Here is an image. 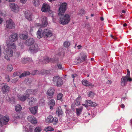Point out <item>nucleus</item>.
<instances>
[{"label": "nucleus", "instance_id": "obj_1", "mask_svg": "<svg viewBox=\"0 0 132 132\" xmlns=\"http://www.w3.org/2000/svg\"><path fill=\"white\" fill-rule=\"evenodd\" d=\"M6 44L7 47L4 51V57L7 60L10 61V57L13 55V50L16 49V46L14 43H11L7 41L6 42Z\"/></svg>", "mask_w": 132, "mask_h": 132}, {"label": "nucleus", "instance_id": "obj_2", "mask_svg": "<svg viewBox=\"0 0 132 132\" xmlns=\"http://www.w3.org/2000/svg\"><path fill=\"white\" fill-rule=\"evenodd\" d=\"M40 23H37L35 24V26L36 27H39L42 28L46 27L47 26L48 23L47 21V18L45 16H42L40 18Z\"/></svg>", "mask_w": 132, "mask_h": 132}, {"label": "nucleus", "instance_id": "obj_3", "mask_svg": "<svg viewBox=\"0 0 132 132\" xmlns=\"http://www.w3.org/2000/svg\"><path fill=\"white\" fill-rule=\"evenodd\" d=\"M70 16L68 14L62 15L60 18V24L64 25L69 23L70 20Z\"/></svg>", "mask_w": 132, "mask_h": 132}, {"label": "nucleus", "instance_id": "obj_4", "mask_svg": "<svg viewBox=\"0 0 132 132\" xmlns=\"http://www.w3.org/2000/svg\"><path fill=\"white\" fill-rule=\"evenodd\" d=\"M5 29H14L15 27V24L12 20L10 19H9L6 21L4 24Z\"/></svg>", "mask_w": 132, "mask_h": 132}, {"label": "nucleus", "instance_id": "obj_5", "mask_svg": "<svg viewBox=\"0 0 132 132\" xmlns=\"http://www.w3.org/2000/svg\"><path fill=\"white\" fill-rule=\"evenodd\" d=\"M53 81L54 85L59 87L61 86L63 84L62 79L58 76H54L53 78Z\"/></svg>", "mask_w": 132, "mask_h": 132}, {"label": "nucleus", "instance_id": "obj_6", "mask_svg": "<svg viewBox=\"0 0 132 132\" xmlns=\"http://www.w3.org/2000/svg\"><path fill=\"white\" fill-rule=\"evenodd\" d=\"M32 92V90H27L26 92V95H21L18 94L17 97L19 99L22 101H25L27 98L29 96V92Z\"/></svg>", "mask_w": 132, "mask_h": 132}, {"label": "nucleus", "instance_id": "obj_7", "mask_svg": "<svg viewBox=\"0 0 132 132\" xmlns=\"http://www.w3.org/2000/svg\"><path fill=\"white\" fill-rule=\"evenodd\" d=\"M9 120V118L7 116L3 117L0 115V126H2L4 125L7 124Z\"/></svg>", "mask_w": 132, "mask_h": 132}, {"label": "nucleus", "instance_id": "obj_8", "mask_svg": "<svg viewBox=\"0 0 132 132\" xmlns=\"http://www.w3.org/2000/svg\"><path fill=\"white\" fill-rule=\"evenodd\" d=\"M43 35L45 37H50L53 35L52 32L49 29H45L43 31Z\"/></svg>", "mask_w": 132, "mask_h": 132}, {"label": "nucleus", "instance_id": "obj_9", "mask_svg": "<svg viewBox=\"0 0 132 132\" xmlns=\"http://www.w3.org/2000/svg\"><path fill=\"white\" fill-rule=\"evenodd\" d=\"M29 50L33 53H36L39 51V48L38 45L35 44L32 45L29 47Z\"/></svg>", "mask_w": 132, "mask_h": 132}, {"label": "nucleus", "instance_id": "obj_10", "mask_svg": "<svg viewBox=\"0 0 132 132\" xmlns=\"http://www.w3.org/2000/svg\"><path fill=\"white\" fill-rule=\"evenodd\" d=\"M67 4L66 3H63L60 5L59 10V15L62 14L64 13L66 10Z\"/></svg>", "mask_w": 132, "mask_h": 132}, {"label": "nucleus", "instance_id": "obj_11", "mask_svg": "<svg viewBox=\"0 0 132 132\" xmlns=\"http://www.w3.org/2000/svg\"><path fill=\"white\" fill-rule=\"evenodd\" d=\"M10 7L11 10L15 13L18 12L19 10V8L18 5L14 3H12L10 5Z\"/></svg>", "mask_w": 132, "mask_h": 132}, {"label": "nucleus", "instance_id": "obj_12", "mask_svg": "<svg viewBox=\"0 0 132 132\" xmlns=\"http://www.w3.org/2000/svg\"><path fill=\"white\" fill-rule=\"evenodd\" d=\"M132 81V79L131 78H127V77H123L121 79V84L122 86H125L127 84V81Z\"/></svg>", "mask_w": 132, "mask_h": 132}, {"label": "nucleus", "instance_id": "obj_13", "mask_svg": "<svg viewBox=\"0 0 132 132\" xmlns=\"http://www.w3.org/2000/svg\"><path fill=\"white\" fill-rule=\"evenodd\" d=\"M41 10L43 12H48L50 13L52 12L51 11H50V6L46 3H44L43 4L41 9Z\"/></svg>", "mask_w": 132, "mask_h": 132}, {"label": "nucleus", "instance_id": "obj_14", "mask_svg": "<svg viewBox=\"0 0 132 132\" xmlns=\"http://www.w3.org/2000/svg\"><path fill=\"white\" fill-rule=\"evenodd\" d=\"M18 39V36L17 33H13L9 37L10 42H13L16 41Z\"/></svg>", "mask_w": 132, "mask_h": 132}, {"label": "nucleus", "instance_id": "obj_15", "mask_svg": "<svg viewBox=\"0 0 132 132\" xmlns=\"http://www.w3.org/2000/svg\"><path fill=\"white\" fill-rule=\"evenodd\" d=\"M27 119L32 124H36L37 122V121L36 119L32 116H29L28 117Z\"/></svg>", "mask_w": 132, "mask_h": 132}, {"label": "nucleus", "instance_id": "obj_16", "mask_svg": "<svg viewBox=\"0 0 132 132\" xmlns=\"http://www.w3.org/2000/svg\"><path fill=\"white\" fill-rule=\"evenodd\" d=\"M38 107V106L37 105L30 107L29 108V110L32 114H35L37 111Z\"/></svg>", "mask_w": 132, "mask_h": 132}, {"label": "nucleus", "instance_id": "obj_17", "mask_svg": "<svg viewBox=\"0 0 132 132\" xmlns=\"http://www.w3.org/2000/svg\"><path fill=\"white\" fill-rule=\"evenodd\" d=\"M28 101L29 105H32L36 104L37 102V100L36 98L31 97L28 98Z\"/></svg>", "mask_w": 132, "mask_h": 132}, {"label": "nucleus", "instance_id": "obj_18", "mask_svg": "<svg viewBox=\"0 0 132 132\" xmlns=\"http://www.w3.org/2000/svg\"><path fill=\"white\" fill-rule=\"evenodd\" d=\"M26 18L29 21L32 20V13L29 11H26L25 13Z\"/></svg>", "mask_w": 132, "mask_h": 132}, {"label": "nucleus", "instance_id": "obj_19", "mask_svg": "<svg viewBox=\"0 0 132 132\" xmlns=\"http://www.w3.org/2000/svg\"><path fill=\"white\" fill-rule=\"evenodd\" d=\"M34 42V39L32 38H30L27 40L25 41V43L26 45L28 46H31L33 44Z\"/></svg>", "mask_w": 132, "mask_h": 132}, {"label": "nucleus", "instance_id": "obj_20", "mask_svg": "<svg viewBox=\"0 0 132 132\" xmlns=\"http://www.w3.org/2000/svg\"><path fill=\"white\" fill-rule=\"evenodd\" d=\"M85 104H87L88 105L95 107L97 106V104L95 102H93L91 100H88L85 101Z\"/></svg>", "mask_w": 132, "mask_h": 132}, {"label": "nucleus", "instance_id": "obj_21", "mask_svg": "<svg viewBox=\"0 0 132 132\" xmlns=\"http://www.w3.org/2000/svg\"><path fill=\"white\" fill-rule=\"evenodd\" d=\"M10 89V87L7 84H4L2 88V91L3 93L8 92Z\"/></svg>", "mask_w": 132, "mask_h": 132}, {"label": "nucleus", "instance_id": "obj_22", "mask_svg": "<svg viewBox=\"0 0 132 132\" xmlns=\"http://www.w3.org/2000/svg\"><path fill=\"white\" fill-rule=\"evenodd\" d=\"M83 116L85 117V119L87 120L90 119L92 118L90 113L89 112H87L84 113Z\"/></svg>", "mask_w": 132, "mask_h": 132}, {"label": "nucleus", "instance_id": "obj_23", "mask_svg": "<svg viewBox=\"0 0 132 132\" xmlns=\"http://www.w3.org/2000/svg\"><path fill=\"white\" fill-rule=\"evenodd\" d=\"M54 120V118L51 115H50L48 116L45 119L46 122L50 123L52 122Z\"/></svg>", "mask_w": 132, "mask_h": 132}, {"label": "nucleus", "instance_id": "obj_24", "mask_svg": "<svg viewBox=\"0 0 132 132\" xmlns=\"http://www.w3.org/2000/svg\"><path fill=\"white\" fill-rule=\"evenodd\" d=\"M54 90L53 88H50L47 91V94L48 95L52 96L54 94Z\"/></svg>", "mask_w": 132, "mask_h": 132}, {"label": "nucleus", "instance_id": "obj_25", "mask_svg": "<svg viewBox=\"0 0 132 132\" xmlns=\"http://www.w3.org/2000/svg\"><path fill=\"white\" fill-rule=\"evenodd\" d=\"M20 38L22 39L26 40L28 38L27 33L26 32L25 34H21L19 35Z\"/></svg>", "mask_w": 132, "mask_h": 132}, {"label": "nucleus", "instance_id": "obj_26", "mask_svg": "<svg viewBox=\"0 0 132 132\" xmlns=\"http://www.w3.org/2000/svg\"><path fill=\"white\" fill-rule=\"evenodd\" d=\"M82 83L83 85L86 86H90L93 87L94 86L91 84L89 82L86 80H83L82 81Z\"/></svg>", "mask_w": 132, "mask_h": 132}, {"label": "nucleus", "instance_id": "obj_27", "mask_svg": "<svg viewBox=\"0 0 132 132\" xmlns=\"http://www.w3.org/2000/svg\"><path fill=\"white\" fill-rule=\"evenodd\" d=\"M32 127L29 125L27 126L26 127L25 130L26 132H32Z\"/></svg>", "mask_w": 132, "mask_h": 132}, {"label": "nucleus", "instance_id": "obj_28", "mask_svg": "<svg viewBox=\"0 0 132 132\" xmlns=\"http://www.w3.org/2000/svg\"><path fill=\"white\" fill-rule=\"evenodd\" d=\"M56 113L59 116H62L63 114V112L60 107H59L57 108Z\"/></svg>", "mask_w": 132, "mask_h": 132}, {"label": "nucleus", "instance_id": "obj_29", "mask_svg": "<svg viewBox=\"0 0 132 132\" xmlns=\"http://www.w3.org/2000/svg\"><path fill=\"white\" fill-rule=\"evenodd\" d=\"M42 31L41 29H39L37 31V37L39 38H41L43 36V33H42Z\"/></svg>", "mask_w": 132, "mask_h": 132}, {"label": "nucleus", "instance_id": "obj_30", "mask_svg": "<svg viewBox=\"0 0 132 132\" xmlns=\"http://www.w3.org/2000/svg\"><path fill=\"white\" fill-rule=\"evenodd\" d=\"M83 109L82 106H80L78 108L76 109V114L78 116L81 114Z\"/></svg>", "mask_w": 132, "mask_h": 132}, {"label": "nucleus", "instance_id": "obj_31", "mask_svg": "<svg viewBox=\"0 0 132 132\" xmlns=\"http://www.w3.org/2000/svg\"><path fill=\"white\" fill-rule=\"evenodd\" d=\"M81 97L80 96H79L75 101V104L77 106L79 105L80 104V102L81 101Z\"/></svg>", "mask_w": 132, "mask_h": 132}, {"label": "nucleus", "instance_id": "obj_32", "mask_svg": "<svg viewBox=\"0 0 132 132\" xmlns=\"http://www.w3.org/2000/svg\"><path fill=\"white\" fill-rule=\"evenodd\" d=\"M22 109V108L20 105L18 104L15 106V110L17 112H20Z\"/></svg>", "mask_w": 132, "mask_h": 132}, {"label": "nucleus", "instance_id": "obj_33", "mask_svg": "<svg viewBox=\"0 0 132 132\" xmlns=\"http://www.w3.org/2000/svg\"><path fill=\"white\" fill-rule=\"evenodd\" d=\"M30 74V73L29 71H26L22 73V74L19 76V77L20 78L26 76L27 75H29Z\"/></svg>", "mask_w": 132, "mask_h": 132}, {"label": "nucleus", "instance_id": "obj_34", "mask_svg": "<svg viewBox=\"0 0 132 132\" xmlns=\"http://www.w3.org/2000/svg\"><path fill=\"white\" fill-rule=\"evenodd\" d=\"M86 59V55L85 54H84L83 56H82L81 57L79 58L78 61L79 62H81L85 61Z\"/></svg>", "mask_w": 132, "mask_h": 132}, {"label": "nucleus", "instance_id": "obj_35", "mask_svg": "<svg viewBox=\"0 0 132 132\" xmlns=\"http://www.w3.org/2000/svg\"><path fill=\"white\" fill-rule=\"evenodd\" d=\"M54 130V129L51 127L49 126L47 127L45 129V130L47 131H52Z\"/></svg>", "mask_w": 132, "mask_h": 132}, {"label": "nucleus", "instance_id": "obj_36", "mask_svg": "<svg viewBox=\"0 0 132 132\" xmlns=\"http://www.w3.org/2000/svg\"><path fill=\"white\" fill-rule=\"evenodd\" d=\"M42 130L41 127H37L35 129V132H40Z\"/></svg>", "mask_w": 132, "mask_h": 132}, {"label": "nucleus", "instance_id": "obj_37", "mask_svg": "<svg viewBox=\"0 0 132 132\" xmlns=\"http://www.w3.org/2000/svg\"><path fill=\"white\" fill-rule=\"evenodd\" d=\"M13 69L12 66L11 64H9L7 65V70L9 71H11Z\"/></svg>", "mask_w": 132, "mask_h": 132}, {"label": "nucleus", "instance_id": "obj_38", "mask_svg": "<svg viewBox=\"0 0 132 132\" xmlns=\"http://www.w3.org/2000/svg\"><path fill=\"white\" fill-rule=\"evenodd\" d=\"M33 3L35 6H38L39 4V0H34Z\"/></svg>", "mask_w": 132, "mask_h": 132}, {"label": "nucleus", "instance_id": "obj_39", "mask_svg": "<svg viewBox=\"0 0 132 132\" xmlns=\"http://www.w3.org/2000/svg\"><path fill=\"white\" fill-rule=\"evenodd\" d=\"M28 60V59L27 58H23L21 59V62L23 63H25L27 62Z\"/></svg>", "mask_w": 132, "mask_h": 132}, {"label": "nucleus", "instance_id": "obj_40", "mask_svg": "<svg viewBox=\"0 0 132 132\" xmlns=\"http://www.w3.org/2000/svg\"><path fill=\"white\" fill-rule=\"evenodd\" d=\"M70 45L69 42L68 41H65L64 43V46L65 47H68Z\"/></svg>", "mask_w": 132, "mask_h": 132}, {"label": "nucleus", "instance_id": "obj_41", "mask_svg": "<svg viewBox=\"0 0 132 132\" xmlns=\"http://www.w3.org/2000/svg\"><path fill=\"white\" fill-rule=\"evenodd\" d=\"M63 97V94L61 93H60L57 95V99L58 100H61Z\"/></svg>", "mask_w": 132, "mask_h": 132}, {"label": "nucleus", "instance_id": "obj_42", "mask_svg": "<svg viewBox=\"0 0 132 132\" xmlns=\"http://www.w3.org/2000/svg\"><path fill=\"white\" fill-rule=\"evenodd\" d=\"M28 90H32V92H30V93L29 92V95L31 94H34L35 93L37 92L38 90L37 89H28Z\"/></svg>", "mask_w": 132, "mask_h": 132}, {"label": "nucleus", "instance_id": "obj_43", "mask_svg": "<svg viewBox=\"0 0 132 132\" xmlns=\"http://www.w3.org/2000/svg\"><path fill=\"white\" fill-rule=\"evenodd\" d=\"M55 104L54 100L52 99L49 101V105H50L54 106Z\"/></svg>", "mask_w": 132, "mask_h": 132}, {"label": "nucleus", "instance_id": "obj_44", "mask_svg": "<svg viewBox=\"0 0 132 132\" xmlns=\"http://www.w3.org/2000/svg\"><path fill=\"white\" fill-rule=\"evenodd\" d=\"M50 72V71L49 70H44L43 71L42 74L44 75H46L49 74Z\"/></svg>", "mask_w": 132, "mask_h": 132}, {"label": "nucleus", "instance_id": "obj_45", "mask_svg": "<svg viewBox=\"0 0 132 132\" xmlns=\"http://www.w3.org/2000/svg\"><path fill=\"white\" fill-rule=\"evenodd\" d=\"M94 95V93L91 92H89L88 94V96L91 98H93Z\"/></svg>", "mask_w": 132, "mask_h": 132}, {"label": "nucleus", "instance_id": "obj_46", "mask_svg": "<svg viewBox=\"0 0 132 132\" xmlns=\"http://www.w3.org/2000/svg\"><path fill=\"white\" fill-rule=\"evenodd\" d=\"M26 83L27 84H29L31 82V79H26L25 80Z\"/></svg>", "mask_w": 132, "mask_h": 132}, {"label": "nucleus", "instance_id": "obj_47", "mask_svg": "<svg viewBox=\"0 0 132 132\" xmlns=\"http://www.w3.org/2000/svg\"><path fill=\"white\" fill-rule=\"evenodd\" d=\"M18 80L19 78H17L14 79L12 80V82L13 83H15L17 82V81Z\"/></svg>", "mask_w": 132, "mask_h": 132}, {"label": "nucleus", "instance_id": "obj_48", "mask_svg": "<svg viewBox=\"0 0 132 132\" xmlns=\"http://www.w3.org/2000/svg\"><path fill=\"white\" fill-rule=\"evenodd\" d=\"M20 73L19 72H14L13 75V76L14 77H16L17 76H19Z\"/></svg>", "mask_w": 132, "mask_h": 132}, {"label": "nucleus", "instance_id": "obj_49", "mask_svg": "<svg viewBox=\"0 0 132 132\" xmlns=\"http://www.w3.org/2000/svg\"><path fill=\"white\" fill-rule=\"evenodd\" d=\"M53 122V123L54 124H57L58 122V120L57 118H55L54 119V120L52 121Z\"/></svg>", "mask_w": 132, "mask_h": 132}, {"label": "nucleus", "instance_id": "obj_50", "mask_svg": "<svg viewBox=\"0 0 132 132\" xmlns=\"http://www.w3.org/2000/svg\"><path fill=\"white\" fill-rule=\"evenodd\" d=\"M5 80L7 82H9L10 80V77L9 75H7L5 76Z\"/></svg>", "mask_w": 132, "mask_h": 132}, {"label": "nucleus", "instance_id": "obj_51", "mask_svg": "<svg viewBox=\"0 0 132 132\" xmlns=\"http://www.w3.org/2000/svg\"><path fill=\"white\" fill-rule=\"evenodd\" d=\"M84 10L82 9L80 11V12L79 13H78V15H81L83 14H84Z\"/></svg>", "mask_w": 132, "mask_h": 132}, {"label": "nucleus", "instance_id": "obj_52", "mask_svg": "<svg viewBox=\"0 0 132 132\" xmlns=\"http://www.w3.org/2000/svg\"><path fill=\"white\" fill-rule=\"evenodd\" d=\"M59 69H63V68L62 67V66L61 64H59L57 65Z\"/></svg>", "mask_w": 132, "mask_h": 132}, {"label": "nucleus", "instance_id": "obj_53", "mask_svg": "<svg viewBox=\"0 0 132 132\" xmlns=\"http://www.w3.org/2000/svg\"><path fill=\"white\" fill-rule=\"evenodd\" d=\"M38 71L37 70H36L32 72V74L33 75H35L37 73V72Z\"/></svg>", "mask_w": 132, "mask_h": 132}, {"label": "nucleus", "instance_id": "obj_54", "mask_svg": "<svg viewBox=\"0 0 132 132\" xmlns=\"http://www.w3.org/2000/svg\"><path fill=\"white\" fill-rule=\"evenodd\" d=\"M130 75V73H127V75L126 76H125V77H127V78L128 79L130 78L129 77Z\"/></svg>", "mask_w": 132, "mask_h": 132}, {"label": "nucleus", "instance_id": "obj_55", "mask_svg": "<svg viewBox=\"0 0 132 132\" xmlns=\"http://www.w3.org/2000/svg\"><path fill=\"white\" fill-rule=\"evenodd\" d=\"M21 3H25L27 1V0H20Z\"/></svg>", "mask_w": 132, "mask_h": 132}, {"label": "nucleus", "instance_id": "obj_56", "mask_svg": "<svg viewBox=\"0 0 132 132\" xmlns=\"http://www.w3.org/2000/svg\"><path fill=\"white\" fill-rule=\"evenodd\" d=\"M77 75L76 74H72V77L74 79L75 78L76 76H77Z\"/></svg>", "mask_w": 132, "mask_h": 132}, {"label": "nucleus", "instance_id": "obj_57", "mask_svg": "<svg viewBox=\"0 0 132 132\" xmlns=\"http://www.w3.org/2000/svg\"><path fill=\"white\" fill-rule=\"evenodd\" d=\"M14 117L16 119H18L19 118V117L18 116L17 114H15V115L14 116Z\"/></svg>", "mask_w": 132, "mask_h": 132}, {"label": "nucleus", "instance_id": "obj_58", "mask_svg": "<svg viewBox=\"0 0 132 132\" xmlns=\"http://www.w3.org/2000/svg\"><path fill=\"white\" fill-rule=\"evenodd\" d=\"M3 21V19L0 17V24H1Z\"/></svg>", "mask_w": 132, "mask_h": 132}, {"label": "nucleus", "instance_id": "obj_59", "mask_svg": "<svg viewBox=\"0 0 132 132\" xmlns=\"http://www.w3.org/2000/svg\"><path fill=\"white\" fill-rule=\"evenodd\" d=\"M0 14L1 15L3 16H4L5 15V13H3L2 12H1V13H0Z\"/></svg>", "mask_w": 132, "mask_h": 132}, {"label": "nucleus", "instance_id": "obj_60", "mask_svg": "<svg viewBox=\"0 0 132 132\" xmlns=\"http://www.w3.org/2000/svg\"><path fill=\"white\" fill-rule=\"evenodd\" d=\"M7 97H8V98H7L6 99V100L9 102H11V100L10 98L9 97V96H7Z\"/></svg>", "mask_w": 132, "mask_h": 132}, {"label": "nucleus", "instance_id": "obj_61", "mask_svg": "<svg viewBox=\"0 0 132 132\" xmlns=\"http://www.w3.org/2000/svg\"><path fill=\"white\" fill-rule=\"evenodd\" d=\"M106 82L107 84H111V81L108 80Z\"/></svg>", "mask_w": 132, "mask_h": 132}, {"label": "nucleus", "instance_id": "obj_62", "mask_svg": "<svg viewBox=\"0 0 132 132\" xmlns=\"http://www.w3.org/2000/svg\"><path fill=\"white\" fill-rule=\"evenodd\" d=\"M125 105L124 104H122L121 105V107L122 108H123L125 107Z\"/></svg>", "mask_w": 132, "mask_h": 132}, {"label": "nucleus", "instance_id": "obj_63", "mask_svg": "<svg viewBox=\"0 0 132 132\" xmlns=\"http://www.w3.org/2000/svg\"><path fill=\"white\" fill-rule=\"evenodd\" d=\"M81 46L80 45H79L77 46V47L79 49H80L81 47Z\"/></svg>", "mask_w": 132, "mask_h": 132}, {"label": "nucleus", "instance_id": "obj_64", "mask_svg": "<svg viewBox=\"0 0 132 132\" xmlns=\"http://www.w3.org/2000/svg\"><path fill=\"white\" fill-rule=\"evenodd\" d=\"M6 1H7L9 2H14L15 0H5Z\"/></svg>", "mask_w": 132, "mask_h": 132}]
</instances>
